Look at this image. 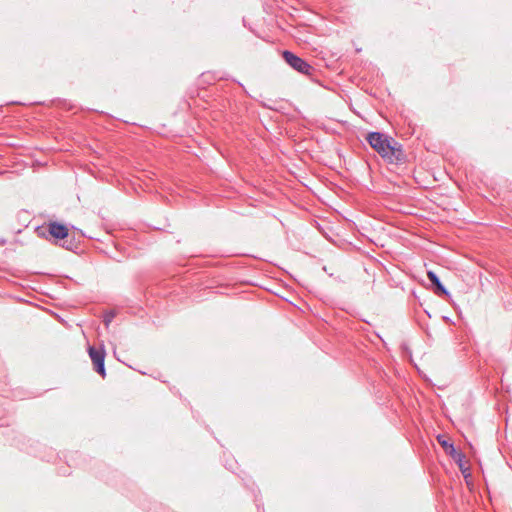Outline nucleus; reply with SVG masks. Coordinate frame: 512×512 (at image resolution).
<instances>
[{"label": "nucleus", "instance_id": "1", "mask_svg": "<svg viewBox=\"0 0 512 512\" xmlns=\"http://www.w3.org/2000/svg\"><path fill=\"white\" fill-rule=\"evenodd\" d=\"M369 145L390 163H399L405 160L402 145L394 138L385 136L381 132H370L366 137Z\"/></svg>", "mask_w": 512, "mask_h": 512}, {"label": "nucleus", "instance_id": "2", "mask_svg": "<svg viewBox=\"0 0 512 512\" xmlns=\"http://www.w3.org/2000/svg\"><path fill=\"white\" fill-rule=\"evenodd\" d=\"M283 58L290 67L299 73L309 75L313 70L312 66L306 60L300 58L291 51H283Z\"/></svg>", "mask_w": 512, "mask_h": 512}, {"label": "nucleus", "instance_id": "3", "mask_svg": "<svg viewBox=\"0 0 512 512\" xmlns=\"http://www.w3.org/2000/svg\"><path fill=\"white\" fill-rule=\"evenodd\" d=\"M89 356L93 362L94 370L102 377L104 378L106 376V369H105V350L103 347L96 348L94 346H89L88 348Z\"/></svg>", "mask_w": 512, "mask_h": 512}, {"label": "nucleus", "instance_id": "4", "mask_svg": "<svg viewBox=\"0 0 512 512\" xmlns=\"http://www.w3.org/2000/svg\"><path fill=\"white\" fill-rule=\"evenodd\" d=\"M68 228L59 222H50L48 224V233L56 240L65 239L68 236Z\"/></svg>", "mask_w": 512, "mask_h": 512}, {"label": "nucleus", "instance_id": "5", "mask_svg": "<svg viewBox=\"0 0 512 512\" xmlns=\"http://www.w3.org/2000/svg\"><path fill=\"white\" fill-rule=\"evenodd\" d=\"M451 457L458 465L464 477L470 476L469 468L466 466L465 462V455L462 452L458 451L456 454H454V456Z\"/></svg>", "mask_w": 512, "mask_h": 512}, {"label": "nucleus", "instance_id": "6", "mask_svg": "<svg viewBox=\"0 0 512 512\" xmlns=\"http://www.w3.org/2000/svg\"><path fill=\"white\" fill-rule=\"evenodd\" d=\"M437 440L449 456H454V454L458 452L454 444L446 439L443 435H438Z\"/></svg>", "mask_w": 512, "mask_h": 512}, {"label": "nucleus", "instance_id": "7", "mask_svg": "<svg viewBox=\"0 0 512 512\" xmlns=\"http://www.w3.org/2000/svg\"><path fill=\"white\" fill-rule=\"evenodd\" d=\"M427 277L429 281L431 282L433 286V290L437 288L438 286L442 285V282L440 281V278L437 276V274L433 271L427 272Z\"/></svg>", "mask_w": 512, "mask_h": 512}, {"label": "nucleus", "instance_id": "8", "mask_svg": "<svg viewBox=\"0 0 512 512\" xmlns=\"http://www.w3.org/2000/svg\"><path fill=\"white\" fill-rule=\"evenodd\" d=\"M115 316H116V313L114 311H112V310L106 311L104 313V315H103V322H104L106 327L109 326V324L113 321Z\"/></svg>", "mask_w": 512, "mask_h": 512}, {"label": "nucleus", "instance_id": "9", "mask_svg": "<svg viewBox=\"0 0 512 512\" xmlns=\"http://www.w3.org/2000/svg\"><path fill=\"white\" fill-rule=\"evenodd\" d=\"M433 291L438 296H444L446 298L451 297L450 292L445 288L443 284L435 288Z\"/></svg>", "mask_w": 512, "mask_h": 512}, {"label": "nucleus", "instance_id": "10", "mask_svg": "<svg viewBox=\"0 0 512 512\" xmlns=\"http://www.w3.org/2000/svg\"><path fill=\"white\" fill-rule=\"evenodd\" d=\"M6 241L4 239H0V245H4Z\"/></svg>", "mask_w": 512, "mask_h": 512}]
</instances>
